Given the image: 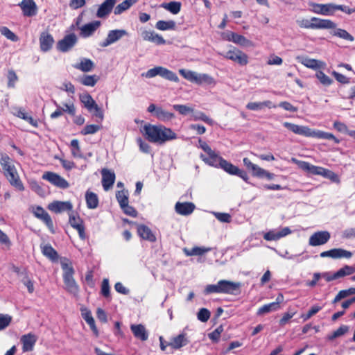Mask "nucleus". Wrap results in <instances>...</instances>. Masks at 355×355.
<instances>
[{"label":"nucleus","instance_id":"a211bd4d","mask_svg":"<svg viewBox=\"0 0 355 355\" xmlns=\"http://www.w3.org/2000/svg\"><path fill=\"white\" fill-rule=\"evenodd\" d=\"M284 297L282 293H279L275 302L266 304L261 306L257 312L260 315L271 311H275L280 309V304L283 302Z\"/></svg>","mask_w":355,"mask_h":355},{"label":"nucleus","instance_id":"e2e57ef3","mask_svg":"<svg viewBox=\"0 0 355 355\" xmlns=\"http://www.w3.org/2000/svg\"><path fill=\"white\" fill-rule=\"evenodd\" d=\"M173 107L182 115H187L193 112V109L191 107L185 105L175 104L173 105Z\"/></svg>","mask_w":355,"mask_h":355},{"label":"nucleus","instance_id":"ddd939ff","mask_svg":"<svg viewBox=\"0 0 355 355\" xmlns=\"http://www.w3.org/2000/svg\"><path fill=\"white\" fill-rule=\"evenodd\" d=\"M69 222L71 226L78 231L79 237L82 240H85L86 239L85 226L83 220L80 218L79 215L71 211L69 214Z\"/></svg>","mask_w":355,"mask_h":355},{"label":"nucleus","instance_id":"c9c22d12","mask_svg":"<svg viewBox=\"0 0 355 355\" xmlns=\"http://www.w3.org/2000/svg\"><path fill=\"white\" fill-rule=\"evenodd\" d=\"M130 329L135 338L141 340V341H146L148 339V334L143 324H132L130 326Z\"/></svg>","mask_w":355,"mask_h":355},{"label":"nucleus","instance_id":"ea45409f","mask_svg":"<svg viewBox=\"0 0 355 355\" xmlns=\"http://www.w3.org/2000/svg\"><path fill=\"white\" fill-rule=\"evenodd\" d=\"M211 250V248L198 247V246H195V247L192 248L191 249H188L187 248H184L183 249L184 253L185 254V255H187L188 257H189V256H202Z\"/></svg>","mask_w":355,"mask_h":355},{"label":"nucleus","instance_id":"09e8293b","mask_svg":"<svg viewBox=\"0 0 355 355\" xmlns=\"http://www.w3.org/2000/svg\"><path fill=\"white\" fill-rule=\"evenodd\" d=\"M181 3L179 1H171L168 3H163L162 7L173 15H176L180 12L181 10Z\"/></svg>","mask_w":355,"mask_h":355},{"label":"nucleus","instance_id":"39448f33","mask_svg":"<svg viewBox=\"0 0 355 355\" xmlns=\"http://www.w3.org/2000/svg\"><path fill=\"white\" fill-rule=\"evenodd\" d=\"M291 161L296 164L300 168L306 171L312 175H318L324 178L329 179L333 182H339V177L334 171L323 168L322 166H318L304 161L298 160L295 157H292Z\"/></svg>","mask_w":355,"mask_h":355},{"label":"nucleus","instance_id":"4c0bfd02","mask_svg":"<svg viewBox=\"0 0 355 355\" xmlns=\"http://www.w3.org/2000/svg\"><path fill=\"white\" fill-rule=\"evenodd\" d=\"M310 137L333 140L335 144H338L340 142V140L336 138L332 133L324 132L322 130H311Z\"/></svg>","mask_w":355,"mask_h":355},{"label":"nucleus","instance_id":"774afa93","mask_svg":"<svg viewBox=\"0 0 355 355\" xmlns=\"http://www.w3.org/2000/svg\"><path fill=\"white\" fill-rule=\"evenodd\" d=\"M63 106L62 110L64 113H68L71 116L76 115V108L73 103H64Z\"/></svg>","mask_w":355,"mask_h":355},{"label":"nucleus","instance_id":"2f4dec72","mask_svg":"<svg viewBox=\"0 0 355 355\" xmlns=\"http://www.w3.org/2000/svg\"><path fill=\"white\" fill-rule=\"evenodd\" d=\"M116 0H105L98 8L96 16L103 18L107 16L112 10Z\"/></svg>","mask_w":355,"mask_h":355},{"label":"nucleus","instance_id":"58836bf2","mask_svg":"<svg viewBox=\"0 0 355 355\" xmlns=\"http://www.w3.org/2000/svg\"><path fill=\"white\" fill-rule=\"evenodd\" d=\"M85 201L89 209H94L98 206L99 200L97 194L90 190H87L85 193Z\"/></svg>","mask_w":355,"mask_h":355},{"label":"nucleus","instance_id":"69168bd1","mask_svg":"<svg viewBox=\"0 0 355 355\" xmlns=\"http://www.w3.org/2000/svg\"><path fill=\"white\" fill-rule=\"evenodd\" d=\"M210 311L207 309L202 308L199 310L197 317L200 321L205 322L208 321V320L210 318Z\"/></svg>","mask_w":355,"mask_h":355},{"label":"nucleus","instance_id":"393cba45","mask_svg":"<svg viewBox=\"0 0 355 355\" xmlns=\"http://www.w3.org/2000/svg\"><path fill=\"white\" fill-rule=\"evenodd\" d=\"M19 6L26 17H33L37 14V6L33 0H22Z\"/></svg>","mask_w":355,"mask_h":355},{"label":"nucleus","instance_id":"5fc2aeb1","mask_svg":"<svg viewBox=\"0 0 355 355\" xmlns=\"http://www.w3.org/2000/svg\"><path fill=\"white\" fill-rule=\"evenodd\" d=\"M101 129V126L96 124L86 125L81 130L80 133L83 135H92L97 132Z\"/></svg>","mask_w":355,"mask_h":355},{"label":"nucleus","instance_id":"bb28decb","mask_svg":"<svg viewBox=\"0 0 355 355\" xmlns=\"http://www.w3.org/2000/svg\"><path fill=\"white\" fill-rule=\"evenodd\" d=\"M355 272V267L345 265L334 272L332 275L327 276L326 280L331 282L345 276L351 275Z\"/></svg>","mask_w":355,"mask_h":355},{"label":"nucleus","instance_id":"c756f323","mask_svg":"<svg viewBox=\"0 0 355 355\" xmlns=\"http://www.w3.org/2000/svg\"><path fill=\"white\" fill-rule=\"evenodd\" d=\"M100 21H94L92 22L86 24L80 28V35L83 37H88L92 35L95 31L100 27Z\"/></svg>","mask_w":355,"mask_h":355},{"label":"nucleus","instance_id":"aec40b11","mask_svg":"<svg viewBox=\"0 0 355 355\" xmlns=\"http://www.w3.org/2000/svg\"><path fill=\"white\" fill-rule=\"evenodd\" d=\"M102 185L105 191H108L114 184L115 173L110 169L104 168L101 170Z\"/></svg>","mask_w":355,"mask_h":355},{"label":"nucleus","instance_id":"b1692460","mask_svg":"<svg viewBox=\"0 0 355 355\" xmlns=\"http://www.w3.org/2000/svg\"><path fill=\"white\" fill-rule=\"evenodd\" d=\"M126 35L127 32L125 30H112L109 31L106 39L101 44V46L106 47Z\"/></svg>","mask_w":355,"mask_h":355},{"label":"nucleus","instance_id":"7ed1b4c3","mask_svg":"<svg viewBox=\"0 0 355 355\" xmlns=\"http://www.w3.org/2000/svg\"><path fill=\"white\" fill-rule=\"evenodd\" d=\"M1 172L9 183L19 191H24V187L15 166V160L5 153H0Z\"/></svg>","mask_w":355,"mask_h":355},{"label":"nucleus","instance_id":"6e6d98bb","mask_svg":"<svg viewBox=\"0 0 355 355\" xmlns=\"http://www.w3.org/2000/svg\"><path fill=\"white\" fill-rule=\"evenodd\" d=\"M83 317L84 320L86 321V322L89 324L91 329L95 333L98 334V330L95 324V321L94 318L92 315V313L90 311H87L85 313H83Z\"/></svg>","mask_w":355,"mask_h":355},{"label":"nucleus","instance_id":"f8f14e48","mask_svg":"<svg viewBox=\"0 0 355 355\" xmlns=\"http://www.w3.org/2000/svg\"><path fill=\"white\" fill-rule=\"evenodd\" d=\"M33 214L39 220H42L51 233H54V225L50 215L41 206L33 208Z\"/></svg>","mask_w":355,"mask_h":355},{"label":"nucleus","instance_id":"a18cd8bd","mask_svg":"<svg viewBox=\"0 0 355 355\" xmlns=\"http://www.w3.org/2000/svg\"><path fill=\"white\" fill-rule=\"evenodd\" d=\"M138 0H125L121 3L118 4L114 10L115 15H120L124 11L129 9L133 4L137 3Z\"/></svg>","mask_w":355,"mask_h":355},{"label":"nucleus","instance_id":"1a4fd4ad","mask_svg":"<svg viewBox=\"0 0 355 355\" xmlns=\"http://www.w3.org/2000/svg\"><path fill=\"white\" fill-rule=\"evenodd\" d=\"M243 162L247 170L251 173V175L253 177L258 178H266L268 180H272L275 177L274 173H270L258 165L252 163L248 157H244Z\"/></svg>","mask_w":355,"mask_h":355},{"label":"nucleus","instance_id":"680f3d73","mask_svg":"<svg viewBox=\"0 0 355 355\" xmlns=\"http://www.w3.org/2000/svg\"><path fill=\"white\" fill-rule=\"evenodd\" d=\"M322 309V307L318 305L313 306L306 313L302 314L301 315V318L304 321H306L309 319H310L313 315L316 314L318 312H319Z\"/></svg>","mask_w":355,"mask_h":355},{"label":"nucleus","instance_id":"423d86ee","mask_svg":"<svg viewBox=\"0 0 355 355\" xmlns=\"http://www.w3.org/2000/svg\"><path fill=\"white\" fill-rule=\"evenodd\" d=\"M61 266L66 291L73 295H77L79 293V286L73 278L75 271L71 262L67 259L66 261L61 263Z\"/></svg>","mask_w":355,"mask_h":355},{"label":"nucleus","instance_id":"3c124183","mask_svg":"<svg viewBox=\"0 0 355 355\" xmlns=\"http://www.w3.org/2000/svg\"><path fill=\"white\" fill-rule=\"evenodd\" d=\"M116 200L120 205V207L129 202L128 192L126 190L118 191L116 193Z\"/></svg>","mask_w":355,"mask_h":355},{"label":"nucleus","instance_id":"f704fd0d","mask_svg":"<svg viewBox=\"0 0 355 355\" xmlns=\"http://www.w3.org/2000/svg\"><path fill=\"white\" fill-rule=\"evenodd\" d=\"M195 209V205L192 202H177L175 204V211L178 214L182 216L191 214Z\"/></svg>","mask_w":355,"mask_h":355},{"label":"nucleus","instance_id":"13d9d810","mask_svg":"<svg viewBox=\"0 0 355 355\" xmlns=\"http://www.w3.org/2000/svg\"><path fill=\"white\" fill-rule=\"evenodd\" d=\"M70 146L71 147L72 155L75 157H80L81 153L78 140L76 139L71 140Z\"/></svg>","mask_w":355,"mask_h":355},{"label":"nucleus","instance_id":"6ab92c4d","mask_svg":"<svg viewBox=\"0 0 355 355\" xmlns=\"http://www.w3.org/2000/svg\"><path fill=\"white\" fill-rule=\"evenodd\" d=\"M320 256L322 258L331 257L332 259H340L344 257L349 259L352 257V253L342 248H334L327 251L322 252Z\"/></svg>","mask_w":355,"mask_h":355},{"label":"nucleus","instance_id":"2eb2a0df","mask_svg":"<svg viewBox=\"0 0 355 355\" xmlns=\"http://www.w3.org/2000/svg\"><path fill=\"white\" fill-rule=\"evenodd\" d=\"M78 38L74 33L66 35L57 43V49L61 52L70 51L77 43Z\"/></svg>","mask_w":355,"mask_h":355},{"label":"nucleus","instance_id":"6e6552de","mask_svg":"<svg viewBox=\"0 0 355 355\" xmlns=\"http://www.w3.org/2000/svg\"><path fill=\"white\" fill-rule=\"evenodd\" d=\"M224 58L230 60L240 66H245L249 62L248 55L239 49L230 46V48L225 53H220Z\"/></svg>","mask_w":355,"mask_h":355},{"label":"nucleus","instance_id":"bf43d9fd","mask_svg":"<svg viewBox=\"0 0 355 355\" xmlns=\"http://www.w3.org/2000/svg\"><path fill=\"white\" fill-rule=\"evenodd\" d=\"M101 293L106 298L110 297V286L109 284V280L107 278L103 279L102 281Z\"/></svg>","mask_w":355,"mask_h":355},{"label":"nucleus","instance_id":"20e7f679","mask_svg":"<svg viewBox=\"0 0 355 355\" xmlns=\"http://www.w3.org/2000/svg\"><path fill=\"white\" fill-rule=\"evenodd\" d=\"M241 284L229 280H220L216 284L207 285L204 291L205 294L224 293L229 295H239L241 293Z\"/></svg>","mask_w":355,"mask_h":355},{"label":"nucleus","instance_id":"9b49d317","mask_svg":"<svg viewBox=\"0 0 355 355\" xmlns=\"http://www.w3.org/2000/svg\"><path fill=\"white\" fill-rule=\"evenodd\" d=\"M42 179L60 189H64L69 187V182L64 178L53 172H45L42 175Z\"/></svg>","mask_w":355,"mask_h":355},{"label":"nucleus","instance_id":"864d4df0","mask_svg":"<svg viewBox=\"0 0 355 355\" xmlns=\"http://www.w3.org/2000/svg\"><path fill=\"white\" fill-rule=\"evenodd\" d=\"M0 33L2 35L5 36L8 40H10L12 42H17L19 40L18 36L6 26L1 27Z\"/></svg>","mask_w":355,"mask_h":355},{"label":"nucleus","instance_id":"a878e982","mask_svg":"<svg viewBox=\"0 0 355 355\" xmlns=\"http://www.w3.org/2000/svg\"><path fill=\"white\" fill-rule=\"evenodd\" d=\"M22 351L24 352H31L37 342V336L31 333L23 335L21 338Z\"/></svg>","mask_w":355,"mask_h":355},{"label":"nucleus","instance_id":"4468645a","mask_svg":"<svg viewBox=\"0 0 355 355\" xmlns=\"http://www.w3.org/2000/svg\"><path fill=\"white\" fill-rule=\"evenodd\" d=\"M148 112L153 114V115L159 121H168L175 117L173 112L164 110L162 107H157L155 104L151 103L147 109Z\"/></svg>","mask_w":355,"mask_h":355},{"label":"nucleus","instance_id":"0e129e2a","mask_svg":"<svg viewBox=\"0 0 355 355\" xmlns=\"http://www.w3.org/2000/svg\"><path fill=\"white\" fill-rule=\"evenodd\" d=\"M121 208L125 214L131 217L137 216V211L132 206L130 205L129 202L121 206Z\"/></svg>","mask_w":355,"mask_h":355},{"label":"nucleus","instance_id":"de8ad7c7","mask_svg":"<svg viewBox=\"0 0 355 355\" xmlns=\"http://www.w3.org/2000/svg\"><path fill=\"white\" fill-rule=\"evenodd\" d=\"M334 29L335 30L333 32H331V34L332 35L336 36L338 37L342 38L349 42H353L354 40V37L346 30L336 28Z\"/></svg>","mask_w":355,"mask_h":355},{"label":"nucleus","instance_id":"4d7b16f0","mask_svg":"<svg viewBox=\"0 0 355 355\" xmlns=\"http://www.w3.org/2000/svg\"><path fill=\"white\" fill-rule=\"evenodd\" d=\"M315 76L323 85L329 86L333 83V80L322 71H317Z\"/></svg>","mask_w":355,"mask_h":355},{"label":"nucleus","instance_id":"5701e85b","mask_svg":"<svg viewBox=\"0 0 355 355\" xmlns=\"http://www.w3.org/2000/svg\"><path fill=\"white\" fill-rule=\"evenodd\" d=\"M54 44L53 36L47 31L41 33L40 36V45L42 51L46 52L51 49Z\"/></svg>","mask_w":355,"mask_h":355},{"label":"nucleus","instance_id":"f3484780","mask_svg":"<svg viewBox=\"0 0 355 355\" xmlns=\"http://www.w3.org/2000/svg\"><path fill=\"white\" fill-rule=\"evenodd\" d=\"M49 210L55 214H60L64 211H71L73 205L69 201L54 200L47 206Z\"/></svg>","mask_w":355,"mask_h":355},{"label":"nucleus","instance_id":"49530a36","mask_svg":"<svg viewBox=\"0 0 355 355\" xmlns=\"http://www.w3.org/2000/svg\"><path fill=\"white\" fill-rule=\"evenodd\" d=\"M155 27L157 29L160 30V31L175 30L176 28V24L173 20H169V21L159 20L156 23Z\"/></svg>","mask_w":355,"mask_h":355},{"label":"nucleus","instance_id":"052dcab7","mask_svg":"<svg viewBox=\"0 0 355 355\" xmlns=\"http://www.w3.org/2000/svg\"><path fill=\"white\" fill-rule=\"evenodd\" d=\"M12 322V317L8 314L0 313V331L5 329Z\"/></svg>","mask_w":355,"mask_h":355},{"label":"nucleus","instance_id":"473e14b6","mask_svg":"<svg viewBox=\"0 0 355 355\" xmlns=\"http://www.w3.org/2000/svg\"><path fill=\"white\" fill-rule=\"evenodd\" d=\"M137 233L139 236L144 240L150 242H155L156 236L153 233L152 230L145 225H139L137 226Z\"/></svg>","mask_w":355,"mask_h":355},{"label":"nucleus","instance_id":"37998d69","mask_svg":"<svg viewBox=\"0 0 355 355\" xmlns=\"http://www.w3.org/2000/svg\"><path fill=\"white\" fill-rule=\"evenodd\" d=\"M75 68L83 72H89L94 68V63L90 59L84 58L75 66Z\"/></svg>","mask_w":355,"mask_h":355},{"label":"nucleus","instance_id":"72a5a7b5","mask_svg":"<svg viewBox=\"0 0 355 355\" xmlns=\"http://www.w3.org/2000/svg\"><path fill=\"white\" fill-rule=\"evenodd\" d=\"M189 343V340L187 338L186 334H180L175 337H173L168 345L174 349H178Z\"/></svg>","mask_w":355,"mask_h":355},{"label":"nucleus","instance_id":"9d476101","mask_svg":"<svg viewBox=\"0 0 355 355\" xmlns=\"http://www.w3.org/2000/svg\"><path fill=\"white\" fill-rule=\"evenodd\" d=\"M157 76H159L160 77L175 83L179 82V78L173 71L162 66H157L150 69L145 73V76L148 78H151Z\"/></svg>","mask_w":355,"mask_h":355},{"label":"nucleus","instance_id":"f257e3e1","mask_svg":"<svg viewBox=\"0 0 355 355\" xmlns=\"http://www.w3.org/2000/svg\"><path fill=\"white\" fill-rule=\"evenodd\" d=\"M198 147L202 149L206 153V155L200 154V159L205 163L214 167L219 166L230 175H236L243 179L245 182H248L249 177L245 171L239 168L237 166L219 156L211 148L207 142L201 139H198Z\"/></svg>","mask_w":355,"mask_h":355},{"label":"nucleus","instance_id":"c03bdc74","mask_svg":"<svg viewBox=\"0 0 355 355\" xmlns=\"http://www.w3.org/2000/svg\"><path fill=\"white\" fill-rule=\"evenodd\" d=\"M100 77L96 74L94 75H84L80 79V83L88 87H94L99 80Z\"/></svg>","mask_w":355,"mask_h":355},{"label":"nucleus","instance_id":"412c9836","mask_svg":"<svg viewBox=\"0 0 355 355\" xmlns=\"http://www.w3.org/2000/svg\"><path fill=\"white\" fill-rule=\"evenodd\" d=\"M312 11L322 15H332L335 12V5L333 3H312Z\"/></svg>","mask_w":355,"mask_h":355},{"label":"nucleus","instance_id":"cd10ccee","mask_svg":"<svg viewBox=\"0 0 355 355\" xmlns=\"http://www.w3.org/2000/svg\"><path fill=\"white\" fill-rule=\"evenodd\" d=\"M14 115L19 119H21L26 121L30 125H31L32 126H33L35 128L38 127V120L37 119H34L23 107L15 108Z\"/></svg>","mask_w":355,"mask_h":355},{"label":"nucleus","instance_id":"79ce46f5","mask_svg":"<svg viewBox=\"0 0 355 355\" xmlns=\"http://www.w3.org/2000/svg\"><path fill=\"white\" fill-rule=\"evenodd\" d=\"M80 101L84 105L85 107L90 112L93 111V107L96 105V101L88 93L80 94Z\"/></svg>","mask_w":355,"mask_h":355},{"label":"nucleus","instance_id":"7c9ffc66","mask_svg":"<svg viewBox=\"0 0 355 355\" xmlns=\"http://www.w3.org/2000/svg\"><path fill=\"white\" fill-rule=\"evenodd\" d=\"M227 40L231 41L242 46H253V43L243 35L234 32H230L227 34Z\"/></svg>","mask_w":355,"mask_h":355},{"label":"nucleus","instance_id":"c85d7f7f","mask_svg":"<svg viewBox=\"0 0 355 355\" xmlns=\"http://www.w3.org/2000/svg\"><path fill=\"white\" fill-rule=\"evenodd\" d=\"M291 233L289 227H286L279 231L271 230L266 233L263 239L266 241H277Z\"/></svg>","mask_w":355,"mask_h":355},{"label":"nucleus","instance_id":"e433bc0d","mask_svg":"<svg viewBox=\"0 0 355 355\" xmlns=\"http://www.w3.org/2000/svg\"><path fill=\"white\" fill-rule=\"evenodd\" d=\"M40 248L42 254L51 261H57L58 260V254L51 244H41Z\"/></svg>","mask_w":355,"mask_h":355},{"label":"nucleus","instance_id":"0eeeda50","mask_svg":"<svg viewBox=\"0 0 355 355\" xmlns=\"http://www.w3.org/2000/svg\"><path fill=\"white\" fill-rule=\"evenodd\" d=\"M300 28L306 29H333L336 28V24L328 19H320L313 17L310 20L302 19L297 21Z\"/></svg>","mask_w":355,"mask_h":355},{"label":"nucleus","instance_id":"338daca9","mask_svg":"<svg viewBox=\"0 0 355 355\" xmlns=\"http://www.w3.org/2000/svg\"><path fill=\"white\" fill-rule=\"evenodd\" d=\"M180 74L184 77L186 80L193 83V80L194 79V77L196 74V72L190 71V70H186L184 69L179 70Z\"/></svg>","mask_w":355,"mask_h":355},{"label":"nucleus","instance_id":"a19ab883","mask_svg":"<svg viewBox=\"0 0 355 355\" xmlns=\"http://www.w3.org/2000/svg\"><path fill=\"white\" fill-rule=\"evenodd\" d=\"M263 107H276L273 105L270 101H266L263 102H250L246 105V108L250 110H259Z\"/></svg>","mask_w":355,"mask_h":355},{"label":"nucleus","instance_id":"f03ea898","mask_svg":"<svg viewBox=\"0 0 355 355\" xmlns=\"http://www.w3.org/2000/svg\"><path fill=\"white\" fill-rule=\"evenodd\" d=\"M141 131L148 141L158 144H163L177 138L175 132L163 125L146 123Z\"/></svg>","mask_w":355,"mask_h":355},{"label":"nucleus","instance_id":"dca6fc26","mask_svg":"<svg viewBox=\"0 0 355 355\" xmlns=\"http://www.w3.org/2000/svg\"><path fill=\"white\" fill-rule=\"evenodd\" d=\"M330 233L327 231H318L313 233L309 239L311 246H318L327 243L330 239Z\"/></svg>","mask_w":355,"mask_h":355},{"label":"nucleus","instance_id":"8fccbe9b","mask_svg":"<svg viewBox=\"0 0 355 355\" xmlns=\"http://www.w3.org/2000/svg\"><path fill=\"white\" fill-rule=\"evenodd\" d=\"M349 329L347 325L343 324L332 334L328 335V339L333 340L338 337L342 336L349 331Z\"/></svg>","mask_w":355,"mask_h":355},{"label":"nucleus","instance_id":"4be33fe9","mask_svg":"<svg viewBox=\"0 0 355 355\" xmlns=\"http://www.w3.org/2000/svg\"><path fill=\"white\" fill-rule=\"evenodd\" d=\"M284 126L295 134L310 137L311 130L307 126L299 125L290 122H284Z\"/></svg>","mask_w":355,"mask_h":355},{"label":"nucleus","instance_id":"603ef678","mask_svg":"<svg viewBox=\"0 0 355 355\" xmlns=\"http://www.w3.org/2000/svg\"><path fill=\"white\" fill-rule=\"evenodd\" d=\"M301 63L308 68L317 69L320 67L322 62L315 59L305 58L302 59Z\"/></svg>","mask_w":355,"mask_h":355}]
</instances>
